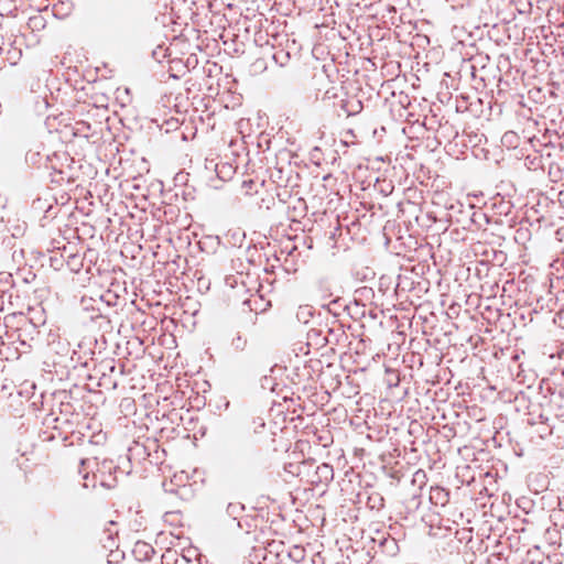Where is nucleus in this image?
Segmentation results:
<instances>
[{"instance_id": "1", "label": "nucleus", "mask_w": 564, "mask_h": 564, "mask_svg": "<svg viewBox=\"0 0 564 564\" xmlns=\"http://www.w3.org/2000/svg\"><path fill=\"white\" fill-rule=\"evenodd\" d=\"M130 9V0H107V12L111 19L124 20Z\"/></svg>"}, {"instance_id": "2", "label": "nucleus", "mask_w": 564, "mask_h": 564, "mask_svg": "<svg viewBox=\"0 0 564 564\" xmlns=\"http://www.w3.org/2000/svg\"><path fill=\"white\" fill-rule=\"evenodd\" d=\"M248 345V339L238 332L230 340V347L235 351H243Z\"/></svg>"}, {"instance_id": "3", "label": "nucleus", "mask_w": 564, "mask_h": 564, "mask_svg": "<svg viewBox=\"0 0 564 564\" xmlns=\"http://www.w3.org/2000/svg\"><path fill=\"white\" fill-rule=\"evenodd\" d=\"M245 506L240 502H230L227 506V514L232 517L235 520L243 512Z\"/></svg>"}, {"instance_id": "4", "label": "nucleus", "mask_w": 564, "mask_h": 564, "mask_svg": "<svg viewBox=\"0 0 564 564\" xmlns=\"http://www.w3.org/2000/svg\"><path fill=\"white\" fill-rule=\"evenodd\" d=\"M317 474L319 475L321 479H333V467L328 464H322L321 466L317 467Z\"/></svg>"}, {"instance_id": "5", "label": "nucleus", "mask_w": 564, "mask_h": 564, "mask_svg": "<svg viewBox=\"0 0 564 564\" xmlns=\"http://www.w3.org/2000/svg\"><path fill=\"white\" fill-rule=\"evenodd\" d=\"M135 547H137V551H140V552L142 551V552H144V556H145V557H149V553H150V552H151V553H153V552H154V550L152 549V546H150L148 543H144V542H138V543H137V545H135Z\"/></svg>"}, {"instance_id": "6", "label": "nucleus", "mask_w": 564, "mask_h": 564, "mask_svg": "<svg viewBox=\"0 0 564 564\" xmlns=\"http://www.w3.org/2000/svg\"><path fill=\"white\" fill-rule=\"evenodd\" d=\"M369 503H371V508H381L383 507V498L377 494L369 498Z\"/></svg>"}, {"instance_id": "7", "label": "nucleus", "mask_w": 564, "mask_h": 564, "mask_svg": "<svg viewBox=\"0 0 564 564\" xmlns=\"http://www.w3.org/2000/svg\"><path fill=\"white\" fill-rule=\"evenodd\" d=\"M118 296L112 294L111 292H107L105 295H101L100 296V301H105L107 303V305H112V300H117Z\"/></svg>"}, {"instance_id": "8", "label": "nucleus", "mask_w": 564, "mask_h": 564, "mask_svg": "<svg viewBox=\"0 0 564 564\" xmlns=\"http://www.w3.org/2000/svg\"><path fill=\"white\" fill-rule=\"evenodd\" d=\"M106 469H107L109 473H111L112 466H111V464H110V463L108 464V463L104 462V463H102V471H104V470H106Z\"/></svg>"}, {"instance_id": "9", "label": "nucleus", "mask_w": 564, "mask_h": 564, "mask_svg": "<svg viewBox=\"0 0 564 564\" xmlns=\"http://www.w3.org/2000/svg\"><path fill=\"white\" fill-rule=\"evenodd\" d=\"M98 312H100L99 308H98ZM98 317H102V314L98 313L97 315H91V319H95V318H98Z\"/></svg>"}, {"instance_id": "10", "label": "nucleus", "mask_w": 564, "mask_h": 564, "mask_svg": "<svg viewBox=\"0 0 564 564\" xmlns=\"http://www.w3.org/2000/svg\"><path fill=\"white\" fill-rule=\"evenodd\" d=\"M117 473L122 474L123 471L119 467H115V474H116L115 479H117Z\"/></svg>"}, {"instance_id": "11", "label": "nucleus", "mask_w": 564, "mask_h": 564, "mask_svg": "<svg viewBox=\"0 0 564 564\" xmlns=\"http://www.w3.org/2000/svg\"><path fill=\"white\" fill-rule=\"evenodd\" d=\"M83 305H84L85 310H88V306H86V300L85 299H83Z\"/></svg>"}, {"instance_id": "12", "label": "nucleus", "mask_w": 564, "mask_h": 564, "mask_svg": "<svg viewBox=\"0 0 564 564\" xmlns=\"http://www.w3.org/2000/svg\"><path fill=\"white\" fill-rule=\"evenodd\" d=\"M80 464H82V466H84V465L86 464V460H85V459H82V460H80Z\"/></svg>"}]
</instances>
